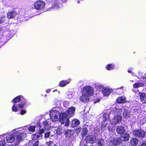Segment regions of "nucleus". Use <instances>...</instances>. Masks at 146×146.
I'll use <instances>...</instances> for the list:
<instances>
[{
  "mask_svg": "<svg viewBox=\"0 0 146 146\" xmlns=\"http://www.w3.org/2000/svg\"><path fill=\"white\" fill-rule=\"evenodd\" d=\"M50 89H48L46 90V92L47 93H49L50 92Z\"/></svg>",
  "mask_w": 146,
  "mask_h": 146,
  "instance_id": "nucleus-47",
  "label": "nucleus"
},
{
  "mask_svg": "<svg viewBox=\"0 0 146 146\" xmlns=\"http://www.w3.org/2000/svg\"><path fill=\"white\" fill-rule=\"evenodd\" d=\"M61 0H53L51 7L52 8H58L62 7V3H61Z\"/></svg>",
  "mask_w": 146,
  "mask_h": 146,
  "instance_id": "nucleus-5",
  "label": "nucleus"
},
{
  "mask_svg": "<svg viewBox=\"0 0 146 146\" xmlns=\"http://www.w3.org/2000/svg\"><path fill=\"white\" fill-rule=\"evenodd\" d=\"M82 94H84L88 96L91 97L94 93L93 88L89 86H86L83 87L81 90Z\"/></svg>",
  "mask_w": 146,
  "mask_h": 146,
  "instance_id": "nucleus-2",
  "label": "nucleus"
},
{
  "mask_svg": "<svg viewBox=\"0 0 146 146\" xmlns=\"http://www.w3.org/2000/svg\"><path fill=\"white\" fill-rule=\"evenodd\" d=\"M52 143V141H50L49 142V144L48 145V146H51L50 145V144Z\"/></svg>",
  "mask_w": 146,
  "mask_h": 146,
  "instance_id": "nucleus-46",
  "label": "nucleus"
},
{
  "mask_svg": "<svg viewBox=\"0 0 146 146\" xmlns=\"http://www.w3.org/2000/svg\"><path fill=\"white\" fill-rule=\"evenodd\" d=\"M140 99L143 104L146 103V96L144 93L140 92Z\"/></svg>",
  "mask_w": 146,
  "mask_h": 146,
  "instance_id": "nucleus-20",
  "label": "nucleus"
},
{
  "mask_svg": "<svg viewBox=\"0 0 146 146\" xmlns=\"http://www.w3.org/2000/svg\"><path fill=\"white\" fill-rule=\"evenodd\" d=\"M54 116H55V117H56V118H57V117H58V116H57V115H54Z\"/></svg>",
  "mask_w": 146,
  "mask_h": 146,
  "instance_id": "nucleus-50",
  "label": "nucleus"
},
{
  "mask_svg": "<svg viewBox=\"0 0 146 146\" xmlns=\"http://www.w3.org/2000/svg\"><path fill=\"white\" fill-rule=\"evenodd\" d=\"M7 141L9 143H12L15 140V136L13 134L9 135L6 137Z\"/></svg>",
  "mask_w": 146,
  "mask_h": 146,
  "instance_id": "nucleus-14",
  "label": "nucleus"
},
{
  "mask_svg": "<svg viewBox=\"0 0 146 146\" xmlns=\"http://www.w3.org/2000/svg\"><path fill=\"white\" fill-rule=\"evenodd\" d=\"M88 130L86 128H85L82 130V136H85L87 134Z\"/></svg>",
  "mask_w": 146,
  "mask_h": 146,
  "instance_id": "nucleus-31",
  "label": "nucleus"
},
{
  "mask_svg": "<svg viewBox=\"0 0 146 146\" xmlns=\"http://www.w3.org/2000/svg\"><path fill=\"white\" fill-rule=\"evenodd\" d=\"M75 110V108L74 107H72L68 108V110L66 111V112L70 117H72L73 116Z\"/></svg>",
  "mask_w": 146,
  "mask_h": 146,
  "instance_id": "nucleus-13",
  "label": "nucleus"
},
{
  "mask_svg": "<svg viewBox=\"0 0 146 146\" xmlns=\"http://www.w3.org/2000/svg\"><path fill=\"white\" fill-rule=\"evenodd\" d=\"M111 90L109 89H104L102 91V92L104 96H109L112 92Z\"/></svg>",
  "mask_w": 146,
  "mask_h": 146,
  "instance_id": "nucleus-18",
  "label": "nucleus"
},
{
  "mask_svg": "<svg viewBox=\"0 0 146 146\" xmlns=\"http://www.w3.org/2000/svg\"><path fill=\"white\" fill-rule=\"evenodd\" d=\"M45 2L42 0H38L34 3V7L35 9L38 11H43L44 9Z\"/></svg>",
  "mask_w": 146,
  "mask_h": 146,
  "instance_id": "nucleus-3",
  "label": "nucleus"
},
{
  "mask_svg": "<svg viewBox=\"0 0 146 146\" xmlns=\"http://www.w3.org/2000/svg\"><path fill=\"white\" fill-rule=\"evenodd\" d=\"M26 113V111L25 110H21L20 114L21 115H23Z\"/></svg>",
  "mask_w": 146,
  "mask_h": 146,
  "instance_id": "nucleus-37",
  "label": "nucleus"
},
{
  "mask_svg": "<svg viewBox=\"0 0 146 146\" xmlns=\"http://www.w3.org/2000/svg\"><path fill=\"white\" fill-rule=\"evenodd\" d=\"M139 146H146V143L143 142Z\"/></svg>",
  "mask_w": 146,
  "mask_h": 146,
  "instance_id": "nucleus-42",
  "label": "nucleus"
},
{
  "mask_svg": "<svg viewBox=\"0 0 146 146\" xmlns=\"http://www.w3.org/2000/svg\"><path fill=\"white\" fill-rule=\"evenodd\" d=\"M125 129L124 127L122 126H118L116 129V131L119 134H122L124 133Z\"/></svg>",
  "mask_w": 146,
  "mask_h": 146,
  "instance_id": "nucleus-16",
  "label": "nucleus"
},
{
  "mask_svg": "<svg viewBox=\"0 0 146 146\" xmlns=\"http://www.w3.org/2000/svg\"><path fill=\"white\" fill-rule=\"evenodd\" d=\"M5 142L4 140L0 141V146H5Z\"/></svg>",
  "mask_w": 146,
  "mask_h": 146,
  "instance_id": "nucleus-34",
  "label": "nucleus"
},
{
  "mask_svg": "<svg viewBox=\"0 0 146 146\" xmlns=\"http://www.w3.org/2000/svg\"><path fill=\"white\" fill-rule=\"evenodd\" d=\"M3 32V28L2 27L0 26V33Z\"/></svg>",
  "mask_w": 146,
  "mask_h": 146,
  "instance_id": "nucleus-43",
  "label": "nucleus"
},
{
  "mask_svg": "<svg viewBox=\"0 0 146 146\" xmlns=\"http://www.w3.org/2000/svg\"><path fill=\"white\" fill-rule=\"evenodd\" d=\"M145 133V132L141 129H135L133 131V134L134 137L142 139L144 138Z\"/></svg>",
  "mask_w": 146,
  "mask_h": 146,
  "instance_id": "nucleus-4",
  "label": "nucleus"
},
{
  "mask_svg": "<svg viewBox=\"0 0 146 146\" xmlns=\"http://www.w3.org/2000/svg\"><path fill=\"white\" fill-rule=\"evenodd\" d=\"M11 102L15 104L20 102L18 104V106L20 108H23L26 104L27 100L22 95H19L14 98Z\"/></svg>",
  "mask_w": 146,
  "mask_h": 146,
  "instance_id": "nucleus-1",
  "label": "nucleus"
},
{
  "mask_svg": "<svg viewBox=\"0 0 146 146\" xmlns=\"http://www.w3.org/2000/svg\"><path fill=\"white\" fill-rule=\"evenodd\" d=\"M66 114L65 112L61 113L59 115V121L62 124L65 123L66 119L67 118Z\"/></svg>",
  "mask_w": 146,
  "mask_h": 146,
  "instance_id": "nucleus-8",
  "label": "nucleus"
},
{
  "mask_svg": "<svg viewBox=\"0 0 146 146\" xmlns=\"http://www.w3.org/2000/svg\"><path fill=\"white\" fill-rule=\"evenodd\" d=\"M69 118H67L66 119L65 121V126H69Z\"/></svg>",
  "mask_w": 146,
  "mask_h": 146,
  "instance_id": "nucleus-33",
  "label": "nucleus"
},
{
  "mask_svg": "<svg viewBox=\"0 0 146 146\" xmlns=\"http://www.w3.org/2000/svg\"><path fill=\"white\" fill-rule=\"evenodd\" d=\"M43 123L44 125V127H46L48 125V123L47 121L46 120L44 121H43Z\"/></svg>",
  "mask_w": 146,
  "mask_h": 146,
  "instance_id": "nucleus-36",
  "label": "nucleus"
},
{
  "mask_svg": "<svg viewBox=\"0 0 146 146\" xmlns=\"http://www.w3.org/2000/svg\"><path fill=\"white\" fill-rule=\"evenodd\" d=\"M7 15L8 19L13 18L17 15V13L15 11H10L7 12Z\"/></svg>",
  "mask_w": 146,
  "mask_h": 146,
  "instance_id": "nucleus-11",
  "label": "nucleus"
},
{
  "mask_svg": "<svg viewBox=\"0 0 146 146\" xmlns=\"http://www.w3.org/2000/svg\"><path fill=\"white\" fill-rule=\"evenodd\" d=\"M110 143H111V145L115 146L120 144L121 141L119 137H115L111 139Z\"/></svg>",
  "mask_w": 146,
  "mask_h": 146,
  "instance_id": "nucleus-6",
  "label": "nucleus"
},
{
  "mask_svg": "<svg viewBox=\"0 0 146 146\" xmlns=\"http://www.w3.org/2000/svg\"><path fill=\"white\" fill-rule=\"evenodd\" d=\"M50 135L49 132H46L44 134V137L46 138H48L49 136Z\"/></svg>",
  "mask_w": 146,
  "mask_h": 146,
  "instance_id": "nucleus-39",
  "label": "nucleus"
},
{
  "mask_svg": "<svg viewBox=\"0 0 146 146\" xmlns=\"http://www.w3.org/2000/svg\"><path fill=\"white\" fill-rule=\"evenodd\" d=\"M144 78L145 79H146V73H145V75H144Z\"/></svg>",
  "mask_w": 146,
  "mask_h": 146,
  "instance_id": "nucleus-49",
  "label": "nucleus"
},
{
  "mask_svg": "<svg viewBox=\"0 0 146 146\" xmlns=\"http://www.w3.org/2000/svg\"><path fill=\"white\" fill-rule=\"evenodd\" d=\"M100 100H101V98H98L97 99H96V100H95L94 101L93 103H94V104H96L97 103L99 102Z\"/></svg>",
  "mask_w": 146,
  "mask_h": 146,
  "instance_id": "nucleus-38",
  "label": "nucleus"
},
{
  "mask_svg": "<svg viewBox=\"0 0 146 146\" xmlns=\"http://www.w3.org/2000/svg\"><path fill=\"white\" fill-rule=\"evenodd\" d=\"M116 102L118 104L124 103L126 102V98L123 96H120L116 100Z\"/></svg>",
  "mask_w": 146,
  "mask_h": 146,
  "instance_id": "nucleus-19",
  "label": "nucleus"
},
{
  "mask_svg": "<svg viewBox=\"0 0 146 146\" xmlns=\"http://www.w3.org/2000/svg\"><path fill=\"white\" fill-rule=\"evenodd\" d=\"M98 144L100 146H102V143L100 141H99L98 142Z\"/></svg>",
  "mask_w": 146,
  "mask_h": 146,
  "instance_id": "nucleus-44",
  "label": "nucleus"
},
{
  "mask_svg": "<svg viewBox=\"0 0 146 146\" xmlns=\"http://www.w3.org/2000/svg\"><path fill=\"white\" fill-rule=\"evenodd\" d=\"M38 143L39 142L38 141H36L35 142L34 145H33L34 146H38Z\"/></svg>",
  "mask_w": 146,
  "mask_h": 146,
  "instance_id": "nucleus-40",
  "label": "nucleus"
},
{
  "mask_svg": "<svg viewBox=\"0 0 146 146\" xmlns=\"http://www.w3.org/2000/svg\"><path fill=\"white\" fill-rule=\"evenodd\" d=\"M128 72H129V73H132V71L131 70H128Z\"/></svg>",
  "mask_w": 146,
  "mask_h": 146,
  "instance_id": "nucleus-48",
  "label": "nucleus"
},
{
  "mask_svg": "<svg viewBox=\"0 0 146 146\" xmlns=\"http://www.w3.org/2000/svg\"><path fill=\"white\" fill-rule=\"evenodd\" d=\"M144 85V82L135 83L133 85V87L134 88H137L139 87H143Z\"/></svg>",
  "mask_w": 146,
  "mask_h": 146,
  "instance_id": "nucleus-21",
  "label": "nucleus"
},
{
  "mask_svg": "<svg viewBox=\"0 0 146 146\" xmlns=\"http://www.w3.org/2000/svg\"><path fill=\"white\" fill-rule=\"evenodd\" d=\"M70 81V80H62L60 81L59 84V86L60 87H64L68 84Z\"/></svg>",
  "mask_w": 146,
  "mask_h": 146,
  "instance_id": "nucleus-15",
  "label": "nucleus"
},
{
  "mask_svg": "<svg viewBox=\"0 0 146 146\" xmlns=\"http://www.w3.org/2000/svg\"><path fill=\"white\" fill-rule=\"evenodd\" d=\"M16 140L17 141L20 142L22 139V137L21 136V133H19L16 136Z\"/></svg>",
  "mask_w": 146,
  "mask_h": 146,
  "instance_id": "nucleus-29",
  "label": "nucleus"
},
{
  "mask_svg": "<svg viewBox=\"0 0 146 146\" xmlns=\"http://www.w3.org/2000/svg\"><path fill=\"white\" fill-rule=\"evenodd\" d=\"M96 139L95 136L92 135H89L86 136L85 141L87 143H93Z\"/></svg>",
  "mask_w": 146,
  "mask_h": 146,
  "instance_id": "nucleus-7",
  "label": "nucleus"
},
{
  "mask_svg": "<svg viewBox=\"0 0 146 146\" xmlns=\"http://www.w3.org/2000/svg\"><path fill=\"white\" fill-rule=\"evenodd\" d=\"M115 119L117 123H120L122 120V116L121 115H116Z\"/></svg>",
  "mask_w": 146,
  "mask_h": 146,
  "instance_id": "nucleus-23",
  "label": "nucleus"
},
{
  "mask_svg": "<svg viewBox=\"0 0 146 146\" xmlns=\"http://www.w3.org/2000/svg\"><path fill=\"white\" fill-rule=\"evenodd\" d=\"M89 97L85 94H82L80 98V101L83 102H88L89 101Z\"/></svg>",
  "mask_w": 146,
  "mask_h": 146,
  "instance_id": "nucleus-10",
  "label": "nucleus"
},
{
  "mask_svg": "<svg viewBox=\"0 0 146 146\" xmlns=\"http://www.w3.org/2000/svg\"><path fill=\"white\" fill-rule=\"evenodd\" d=\"M58 70H59L60 69V67H58Z\"/></svg>",
  "mask_w": 146,
  "mask_h": 146,
  "instance_id": "nucleus-51",
  "label": "nucleus"
},
{
  "mask_svg": "<svg viewBox=\"0 0 146 146\" xmlns=\"http://www.w3.org/2000/svg\"><path fill=\"white\" fill-rule=\"evenodd\" d=\"M44 129H40L37 133L40 135H41L42 133H44Z\"/></svg>",
  "mask_w": 146,
  "mask_h": 146,
  "instance_id": "nucleus-35",
  "label": "nucleus"
},
{
  "mask_svg": "<svg viewBox=\"0 0 146 146\" xmlns=\"http://www.w3.org/2000/svg\"><path fill=\"white\" fill-rule=\"evenodd\" d=\"M139 142L138 139L135 137L131 138L129 142V144L132 146H136L137 145Z\"/></svg>",
  "mask_w": 146,
  "mask_h": 146,
  "instance_id": "nucleus-12",
  "label": "nucleus"
},
{
  "mask_svg": "<svg viewBox=\"0 0 146 146\" xmlns=\"http://www.w3.org/2000/svg\"><path fill=\"white\" fill-rule=\"evenodd\" d=\"M80 123V122L78 120L74 119L71 123V126L72 128L74 127L78 126L79 125Z\"/></svg>",
  "mask_w": 146,
  "mask_h": 146,
  "instance_id": "nucleus-17",
  "label": "nucleus"
},
{
  "mask_svg": "<svg viewBox=\"0 0 146 146\" xmlns=\"http://www.w3.org/2000/svg\"><path fill=\"white\" fill-rule=\"evenodd\" d=\"M6 20V17L5 16H0V24L3 23Z\"/></svg>",
  "mask_w": 146,
  "mask_h": 146,
  "instance_id": "nucleus-28",
  "label": "nucleus"
},
{
  "mask_svg": "<svg viewBox=\"0 0 146 146\" xmlns=\"http://www.w3.org/2000/svg\"><path fill=\"white\" fill-rule=\"evenodd\" d=\"M18 106L17 104H13L11 108L12 111L15 112H17L18 110Z\"/></svg>",
  "mask_w": 146,
  "mask_h": 146,
  "instance_id": "nucleus-24",
  "label": "nucleus"
},
{
  "mask_svg": "<svg viewBox=\"0 0 146 146\" xmlns=\"http://www.w3.org/2000/svg\"><path fill=\"white\" fill-rule=\"evenodd\" d=\"M115 68V64H109L106 66V69L108 70H112Z\"/></svg>",
  "mask_w": 146,
  "mask_h": 146,
  "instance_id": "nucleus-22",
  "label": "nucleus"
},
{
  "mask_svg": "<svg viewBox=\"0 0 146 146\" xmlns=\"http://www.w3.org/2000/svg\"><path fill=\"white\" fill-rule=\"evenodd\" d=\"M56 131L57 134L60 135L63 133V130L62 128L59 127L57 129Z\"/></svg>",
  "mask_w": 146,
  "mask_h": 146,
  "instance_id": "nucleus-26",
  "label": "nucleus"
},
{
  "mask_svg": "<svg viewBox=\"0 0 146 146\" xmlns=\"http://www.w3.org/2000/svg\"><path fill=\"white\" fill-rule=\"evenodd\" d=\"M123 116L124 118H128L130 117L129 113L127 111H125L123 112Z\"/></svg>",
  "mask_w": 146,
  "mask_h": 146,
  "instance_id": "nucleus-25",
  "label": "nucleus"
},
{
  "mask_svg": "<svg viewBox=\"0 0 146 146\" xmlns=\"http://www.w3.org/2000/svg\"><path fill=\"white\" fill-rule=\"evenodd\" d=\"M129 135L127 133H123L120 135L119 137L121 139V141H127L129 140Z\"/></svg>",
  "mask_w": 146,
  "mask_h": 146,
  "instance_id": "nucleus-9",
  "label": "nucleus"
},
{
  "mask_svg": "<svg viewBox=\"0 0 146 146\" xmlns=\"http://www.w3.org/2000/svg\"><path fill=\"white\" fill-rule=\"evenodd\" d=\"M35 126H30L29 128V130L32 132H34L35 131Z\"/></svg>",
  "mask_w": 146,
  "mask_h": 146,
  "instance_id": "nucleus-32",
  "label": "nucleus"
},
{
  "mask_svg": "<svg viewBox=\"0 0 146 146\" xmlns=\"http://www.w3.org/2000/svg\"><path fill=\"white\" fill-rule=\"evenodd\" d=\"M109 117V115L106 113H104L103 115V121L105 122L106 120L108 119Z\"/></svg>",
  "mask_w": 146,
  "mask_h": 146,
  "instance_id": "nucleus-30",
  "label": "nucleus"
},
{
  "mask_svg": "<svg viewBox=\"0 0 146 146\" xmlns=\"http://www.w3.org/2000/svg\"><path fill=\"white\" fill-rule=\"evenodd\" d=\"M37 134H38L37 133H36L35 135V136L37 138H39L40 136L41 135H40L39 134L38 135Z\"/></svg>",
  "mask_w": 146,
  "mask_h": 146,
  "instance_id": "nucleus-41",
  "label": "nucleus"
},
{
  "mask_svg": "<svg viewBox=\"0 0 146 146\" xmlns=\"http://www.w3.org/2000/svg\"><path fill=\"white\" fill-rule=\"evenodd\" d=\"M64 135H65L66 137L68 139L70 138L72 136V134L69 131H66L64 133Z\"/></svg>",
  "mask_w": 146,
  "mask_h": 146,
  "instance_id": "nucleus-27",
  "label": "nucleus"
},
{
  "mask_svg": "<svg viewBox=\"0 0 146 146\" xmlns=\"http://www.w3.org/2000/svg\"><path fill=\"white\" fill-rule=\"evenodd\" d=\"M61 3H62V4L64 3L67 0H61Z\"/></svg>",
  "mask_w": 146,
  "mask_h": 146,
  "instance_id": "nucleus-45",
  "label": "nucleus"
}]
</instances>
